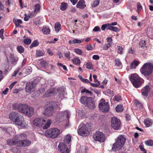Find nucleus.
Listing matches in <instances>:
<instances>
[{
    "label": "nucleus",
    "mask_w": 153,
    "mask_h": 153,
    "mask_svg": "<svg viewBox=\"0 0 153 153\" xmlns=\"http://www.w3.org/2000/svg\"><path fill=\"white\" fill-rule=\"evenodd\" d=\"M126 139L123 135H119L115 139V141L113 144L112 150L114 151L120 149L124 145Z\"/></svg>",
    "instance_id": "obj_1"
},
{
    "label": "nucleus",
    "mask_w": 153,
    "mask_h": 153,
    "mask_svg": "<svg viewBox=\"0 0 153 153\" xmlns=\"http://www.w3.org/2000/svg\"><path fill=\"white\" fill-rule=\"evenodd\" d=\"M153 69V65L150 62L145 63L140 69L142 74L145 76H149L152 73Z\"/></svg>",
    "instance_id": "obj_2"
},
{
    "label": "nucleus",
    "mask_w": 153,
    "mask_h": 153,
    "mask_svg": "<svg viewBox=\"0 0 153 153\" xmlns=\"http://www.w3.org/2000/svg\"><path fill=\"white\" fill-rule=\"evenodd\" d=\"M130 79L133 85L136 88L139 87L141 85L143 80L136 74H132L131 76Z\"/></svg>",
    "instance_id": "obj_3"
},
{
    "label": "nucleus",
    "mask_w": 153,
    "mask_h": 153,
    "mask_svg": "<svg viewBox=\"0 0 153 153\" xmlns=\"http://www.w3.org/2000/svg\"><path fill=\"white\" fill-rule=\"evenodd\" d=\"M60 134V131L59 129L56 128H50L46 131V136L49 137L54 138L56 137Z\"/></svg>",
    "instance_id": "obj_4"
},
{
    "label": "nucleus",
    "mask_w": 153,
    "mask_h": 153,
    "mask_svg": "<svg viewBox=\"0 0 153 153\" xmlns=\"http://www.w3.org/2000/svg\"><path fill=\"white\" fill-rule=\"evenodd\" d=\"M99 107L100 110L105 112H108L109 109L108 103L105 102V100L103 99H102L100 100Z\"/></svg>",
    "instance_id": "obj_5"
},
{
    "label": "nucleus",
    "mask_w": 153,
    "mask_h": 153,
    "mask_svg": "<svg viewBox=\"0 0 153 153\" xmlns=\"http://www.w3.org/2000/svg\"><path fill=\"white\" fill-rule=\"evenodd\" d=\"M54 102H50L48 106L45 109L43 112V114L48 116H52L53 113Z\"/></svg>",
    "instance_id": "obj_6"
},
{
    "label": "nucleus",
    "mask_w": 153,
    "mask_h": 153,
    "mask_svg": "<svg viewBox=\"0 0 153 153\" xmlns=\"http://www.w3.org/2000/svg\"><path fill=\"white\" fill-rule=\"evenodd\" d=\"M111 127L115 130H118L120 126V122L117 118L113 117L111 120Z\"/></svg>",
    "instance_id": "obj_7"
},
{
    "label": "nucleus",
    "mask_w": 153,
    "mask_h": 153,
    "mask_svg": "<svg viewBox=\"0 0 153 153\" xmlns=\"http://www.w3.org/2000/svg\"><path fill=\"white\" fill-rule=\"evenodd\" d=\"M93 138L95 141L100 142H104L105 140V137L101 132L97 131L93 136Z\"/></svg>",
    "instance_id": "obj_8"
},
{
    "label": "nucleus",
    "mask_w": 153,
    "mask_h": 153,
    "mask_svg": "<svg viewBox=\"0 0 153 153\" xmlns=\"http://www.w3.org/2000/svg\"><path fill=\"white\" fill-rule=\"evenodd\" d=\"M14 123L16 125L20 126L22 128H26L27 127V124L24 121V117L21 115H19Z\"/></svg>",
    "instance_id": "obj_9"
},
{
    "label": "nucleus",
    "mask_w": 153,
    "mask_h": 153,
    "mask_svg": "<svg viewBox=\"0 0 153 153\" xmlns=\"http://www.w3.org/2000/svg\"><path fill=\"white\" fill-rule=\"evenodd\" d=\"M80 127V128L79 129L78 131V134L81 136H86L89 134V131L87 130L86 127V125L84 124H81Z\"/></svg>",
    "instance_id": "obj_10"
},
{
    "label": "nucleus",
    "mask_w": 153,
    "mask_h": 153,
    "mask_svg": "<svg viewBox=\"0 0 153 153\" xmlns=\"http://www.w3.org/2000/svg\"><path fill=\"white\" fill-rule=\"evenodd\" d=\"M59 151L61 153H69L70 150L67 146L63 142L59 143L58 146Z\"/></svg>",
    "instance_id": "obj_11"
},
{
    "label": "nucleus",
    "mask_w": 153,
    "mask_h": 153,
    "mask_svg": "<svg viewBox=\"0 0 153 153\" xmlns=\"http://www.w3.org/2000/svg\"><path fill=\"white\" fill-rule=\"evenodd\" d=\"M35 89V84L34 83L29 82L26 84L25 90L27 92H32L34 91Z\"/></svg>",
    "instance_id": "obj_12"
},
{
    "label": "nucleus",
    "mask_w": 153,
    "mask_h": 153,
    "mask_svg": "<svg viewBox=\"0 0 153 153\" xmlns=\"http://www.w3.org/2000/svg\"><path fill=\"white\" fill-rule=\"evenodd\" d=\"M45 122V120L44 119L36 118L33 120V123L35 126L40 127Z\"/></svg>",
    "instance_id": "obj_13"
},
{
    "label": "nucleus",
    "mask_w": 153,
    "mask_h": 153,
    "mask_svg": "<svg viewBox=\"0 0 153 153\" xmlns=\"http://www.w3.org/2000/svg\"><path fill=\"white\" fill-rule=\"evenodd\" d=\"M28 106L25 104H19L18 111L23 113L28 114L27 113L26 110L28 109Z\"/></svg>",
    "instance_id": "obj_14"
},
{
    "label": "nucleus",
    "mask_w": 153,
    "mask_h": 153,
    "mask_svg": "<svg viewBox=\"0 0 153 153\" xmlns=\"http://www.w3.org/2000/svg\"><path fill=\"white\" fill-rule=\"evenodd\" d=\"M18 143V146L25 147L30 145L31 143V142L28 140H24L19 141Z\"/></svg>",
    "instance_id": "obj_15"
},
{
    "label": "nucleus",
    "mask_w": 153,
    "mask_h": 153,
    "mask_svg": "<svg viewBox=\"0 0 153 153\" xmlns=\"http://www.w3.org/2000/svg\"><path fill=\"white\" fill-rule=\"evenodd\" d=\"M20 114L15 112L10 113L9 115V119L14 123Z\"/></svg>",
    "instance_id": "obj_16"
},
{
    "label": "nucleus",
    "mask_w": 153,
    "mask_h": 153,
    "mask_svg": "<svg viewBox=\"0 0 153 153\" xmlns=\"http://www.w3.org/2000/svg\"><path fill=\"white\" fill-rule=\"evenodd\" d=\"M95 101L93 98L90 97L88 99V102L86 106L90 108H94L95 107Z\"/></svg>",
    "instance_id": "obj_17"
},
{
    "label": "nucleus",
    "mask_w": 153,
    "mask_h": 153,
    "mask_svg": "<svg viewBox=\"0 0 153 153\" xmlns=\"http://www.w3.org/2000/svg\"><path fill=\"white\" fill-rule=\"evenodd\" d=\"M150 90L151 88L148 85L146 86L142 89V94L146 98L150 92Z\"/></svg>",
    "instance_id": "obj_18"
},
{
    "label": "nucleus",
    "mask_w": 153,
    "mask_h": 153,
    "mask_svg": "<svg viewBox=\"0 0 153 153\" xmlns=\"http://www.w3.org/2000/svg\"><path fill=\"white\" fill-rule=\"evenodd\" d=\"M18 141L15 140V137L13 139H8L7 141V143L9 146H13L16 145L18 146Z\"/></svg>",
    "instance_id": "obj_19"
},
{
    "label": "nucleus",
    "mask_w": 153,
    "mask_h": 153,
    "mask_svg": "<svg viewBox=\"0 0 153 153\" xmlns=\"http://www.w3.org/2000/svg\"><path fill=\"white\" fill-rule=\"evenodd\" d=\"M27 136L24 134H21L19 135H17L15 136V139L17 141H22L23 139L26 138Z\"/></svg>",
    "instance_id": "obj_20"
},
{
    "label": "nucleus",
    "mask_w": 153,
    "mask_h": 153,
    "mask_svg": "<svg viewBox=\"0 0 153 153\" xmlns=\"http://www.w3.org/2000/svg\"><path fill=\"white\" fill-rule=\"evenodd\" d=\"M86 5L85 4V2L83 0H80L76 5V7L81 9H84Z\"/></svg>",
    "instance_id": "obj_21"
},
{
    "label": "nucleus",
    "mask_w": 153,
    "mask_h": 153,
    "mask_svg": "<svg viewBox=\"0 0 153 153\" xmlns=\"http://www.w3.org/2000/svg\"><path fill=\"white\" fill-rule=\"evenodd\" d=\"M55 92V89L53 88L49 89L44 95L45 97H48L51 96L52 94Z\"/></svg>",
    "instance_id": "obj_22"
},
{
    "label": "nucleus",
    "mask_w": 153,
    "mask_h": 153,
    "mask_svg": "<svg viewBox=\"0 0 153 153\" xmlns=\"http://www.w3.org/2000/svg\"><path fill=\"white\" fill-rule=\"evenodd\" d=\"M26 111L27 112L28 114L25 113L27 115L30 117L32 116L34 114V110L31 107L28 106V109ZM27 113V112H26Z\"/></svg>",
    "instance_id": "obj_23"
},
{
    "label": "nucleus",
    "mask_w": 153,
    "mask_h": 153,
    "mask_svg": "<svg viewBox=\"0 0 153 153\" xmlns=\"http://www.w3.org/2000/svg\"><path fill=\"white\" fill-rule=\"evenodd\" d=\"M90 97H86L84 96H82L80 98V102L85 105L86 106L87 102H88V99Z\"/></svg>",
    "instance_id": "obj_24"
},
{
    "label": "nucleus",
    "mask_w": 153,
    "mask_h": 153,
    "mask_svg": "<svg viewBox=\"0 0 153 153\" xmlns=\"http://www.w3.org/2000/svg\"><path fill=\"white\" fill-rule=\"evenodd\" d=\"M144 123L146 127H148L152 125V122L151 120L147 118L144 120Z\"/></svg>",
    "instance_id": "obj_25"
},
{
    "label": "nucleus",
    "mask_w": 153,
    "mask_h": 153,
    "mask_svg": "<svg viewBox=\"0 0 153 153\" xmlns=\"http://www.w3.org/2000/svg\"><path fill=\"white\" fill-rule=\"evenodd\" d=\"M139 62L136 60L134 61L133 62H131L130 64L131 69L134 68L139 64Z\"/></svg>",
    "instance_id": "obj_26"
},
{
    "label": "nucleus",
    "mask_w": 153,
    "mask_h": 153,
    "mask_svg": "<svg viewBox=\"0 0 153 153\" xmlns=\"http://www.w3.org/2000/svg\"><path fill=\"white\" fill-rule=\"evenodd\" d=\"M77 153H86V149L85 147L81 146L78 150Z\"/></svg>",
    "instance_id": "obj_27"
},
{
    "label": "nucleus",
    "mask_w": 153,
    "mask_h": 153,
    "mask_svg": "<svg viewBox=\"0 0 153 153\" xmlns=\"http://www.w3.org/2000/svg\"><path fill=\"white\" fill-rule=\"evenodd\" d=\"M42 31L44 34L46 35L49 34L50 32V29L47 27H44Z\"/></svg>",
    "instance_id": "obj_28"
},
{
    "label": "nucleus",
    "mask_w": 153,
    "mask_h": 153,
    "mask_svg": "<svg viewBox=\"0 0 153 153\" xmlns=\"http://www.w3.org/2000/svg\"><path fill=\"white\" fill-rule=\"evenodd\" d=\"M55 29L56 32H58L61 29V25L59 22H56L55 24Z\"/></svg>",
    "instance_id": "obj_29"
},
{
    "label": "nucleus",
    "mask_w": 153,
    "mask_h": 153,
    "mask_svg": "<svg viewBox=\"0 0 153 153\" xmlns=\"http://www.w3.org/2000/svg\"><path fill=\"white\" fill-rule=\"evenodd\" d=\"M115 109L117 112H121L123 111V105H119L115 107Z\"/></svg>",
    "instance_id": "obj_30"
},
{
    "label": "nucleus",
    "mask_w": 153,
    "mask_h": 153,
    "mask_svg": "<svg viewBox=\"0 0 153 153\" xmlns=\"http://www.w3.org/2000/svg\"><path fill=\"white\" fill-rule=\"evenodd\" d=\"M67 7L68 4L67 3L63 2L61 4L60 9L64 11L67 9Z\"/></svg>",
    "instance_id": "obj_31"
},
{
    "label": "nucleus",
    "mask_w": 153,
    "mask_h": 153,
    "mask_svg": "<svg viewBox=\"0 0 153 153\" xmlns=\"http://www.w3.org/2000/svg\"><path fill=\"white\" fill-rule=\"evenodd\" d=\"M71 137L70 135H67L64 139V142L66 143H68L71 141Z\"/></svg>",
    "instance_id": "obj_32"
},
{
    "label": "nucleus",
    "mask_w": 153,
    "mask_h": 153,
    "mask_svg": "<svg viewBox=\"0 0 153 153\" xmlns=\"http://www.w3.org/2000/svg\"><path fill=\"white\" fill-rule=\"evenodd\" d=\"M39 64L40 66L43 68H46L48 65V64L47 62L44 61L43 59H41Z\"/></svg>",
    "instance_id": "obj_33"
},
{
    "label": "nucleus",
    "mask_w": 153,
    "mask_h": 153,
    "mask_svg": "<svg viewBox=\"0 0 153 153\" xmlns=\"http://www.w3.org/2000/svg\"><path fill=\"white\" fill-rule=\"evenodd\" d=\"M107 29L111 30L114 32H117L119 30L118 28L117 27L112 26L109 25V26H108L107 27Z\"/></svg>",
    "instance_id": "obj_34"
},
{
    "label": "nucleus",
    "mask_w": 153,
    "mask_h": 153,
    "mask_svg": "<svg viewBox=\"0 0 153 153\" xmlns=\"http://www.w3.org/2000/svg\"><path fill=\"white\" fill-rule=\"evenodd\" d=\"M84 40V39H75L73 40V44H80Z\"/></svg>",
    "instance_id": "obj_35"
},
{
    "label": "nucleus",
    "mask_w": 153,
    "mask_h": 153,
    "mask_svg": "<svg viewBox=\"0 0 153 153\" xmlns=\"http://www.w3.org/2000/svg\"><path fill=\"white\" fill-rule=\"evenodd\" d=\"M45 91V88L43 87L40 88L37 91V96H39L42 94Z\"/></svg>",
    "instance_id": "obj_36"
},
{
    "label": "nucleus",
    "mask_w": 153,
    "mask_h": 153,
    "mask_svg": "<svg viewBox=\"0 0 153 153\" xmlns=\"http://www.w3.org/2000/svg\"><path fill=\"white\" fill-rule=\"evenodd\" d=\"M72 61L74 64L76 65H79L81 62L80 60L77 58H75L73 59Z\"/></svg>",
    "instance_id": "obj_37"
},
{
    "label": "nucleus",
    "mask_w": 153,
    "mask_h": 153,
    "mask_svg": "<svg viewBox=\"0 0 153 153\" xmlns=\"http://www.w3.org/2000/svg\"><path fill=\"white\" fill-rule=\"evenodd\" d=\"M81 93H85L89 96H91L92 95V93L91 92L85 88L82 89L81 90Z\"/></svg>",
    "instance_id": "obj_38"
},
{
    "label": "nucleus",
    "mask_w": 153,
    "mask_h": 153,
    "mask_svg": "<svg viewBox=\"0 0 153 153\" xmlns=\"http://www.w3.org/2000/svg\"><path fill=\"white\" fill-rule=\"evenodd\" d=\"M39 44V42L37 40L34 41L30 46V48H32L33 47L38 46Z\"/></svg>",
    "instance_id": "obj_39"
},
{
    "label": "nucleus",
    "mask_w": 153,
    "mask_h": 153,
    "mask_svg": "<svg viewBox=\"0 0 153 153\" xmlns=\"http://www.w3.org/2000/svg\"><path fill=\"white\" fill-rule=\"evenodd\" d=\"M51 124V120H48L47 121L45 125L43 126V128L44 129H47L49 127Z\"/></svg>",
    "instance_id": "obj_40"
},
{
    "label": "nucleus",
    "mask_w": 153,
    "mask_h": 153,
    "mask_svg": "<svg viewBox=\"0 0 153 153\" xmlns=\"http://www.w3.org/2000/svg\"><path fill=\"white\" fill-rule=\"evenodd\" d=\"M85 66L86 68L88 69H91L93 68V65L89 62L86 63Z\"/></svg>",
    "instance_id": "obj_41"
},
{
    "label": "nucleus",
    "mask_w": 153,
    "mask_h": 153,
    "mask_svg": "<svg viewBox=\"0 0 153 153\" xmlns=\"http://www.w3.org/2000/svg\"><path fill=\"white\" fill-rule=\"evenodd\" d=\"M146 144L149 146H153V140H149L145 142Z\"/></svg>",
    "instance_id": "obj_42"
},
{
    "label": "nucleus",
    "mask_w": 153,
    "mask_h": 153,
    "mask_svg": "<svg viewBox=\"0 0 153 153\" xmlns=\"http://www.w3.org/2000/svg\"><path fill=\"white\" fill-rule=\"evenodd\" d=\"M40 6L39 4H37L35 5V10L34 12L36 13H37L39 11L40 9Z\"/></svg>",
    "instance_id": "obj_43"
},
{
    "label": "nucleus",
    "mask_w": 153,
    "mask_h": 153,
    "mask_svg": "<svg viewBox=\"0 0 153 153\" xmlns=\"http://www.w3.org/2000/svg\"><path fill=\"white\" fill-rule=\"evenodd\" d=\"M61 114L63 117H65L66 118H68L69 115V112L68 111H64V112H62Z\"/></svg>",
    "instance_id": "obj_44"
},
{
    "label": "nucleus",
    "mask_w": 153,
    "mask_h": 153,
    "mask_svg": "<svg viewBox=\"0 0 153 153\" xmlns=\"http://www.w3.org/2000/svg\"><path fill=\"white\" fill-rule=\"evenodd\" d=\"M17 49L18 52L20 53H22L24 51V48L22 46H18L17 47Z\"/></svg>",
    "instance_id": "obj_45"
},
{
    "label": "nucleus",
    "mask_w": 153,
    "mask_h": 153,
    "mask_svg": "<svg viewBox=\"0 0 153 153\" xmlns=\"http://www.w3.org/2000/svg\"><path fill=\"white\" fill-rule=\"evenodd\" d=\"M44 53L43 51H37L36 52V55L37 56H42Z\"/></svg>",
    "instance_id": "obj_46"
},
{
    "label": "nucleus",
    "mask_w": 153,
    "mask_h": 153,
    "mask_svg": "<svg viewBox=\"0 0 153 153\" xmlns=\"http://www.w3.org/2000/svg\"><path fill=\"white\" fill-rule=\"evenodd\" d=\"M146 41L143 40H141L139 43L140 46L142 48H144L146 46Z\"/></svg>",
    "instance_id": "obj_47"
},
{
    "label": "nucleus",
    "mask_w": 153,
    "mask_h": 153,
    "mask_svg": "<svg viewBox=\"0 0 153 153\" xmlns=\"http://www.w3.org/2000/svg\"><path fill=\"white\" fill-rule=\"evenodd\" d=\"M100 2V0H97L94 1L93 3L92 4L91 6L93 7H95L97 6Z\"/></svg>",
    "instance_id": "obj_48"
},
{
    "label": "nucleus",
    "mask_w": 153,
    "mask_h": 153,
    "mask_svg": "<svg viewBox=\"0 0 153 153\" xmlns=\"http://www.w3.org/2000/svg\"><path fill=\"white\" fill-rule=\"evenodd\" d=\"M24 43L26 45H29L31 42V40L30 39H25L24 40Z\"/></svg>",
    "instance_id": "obj_49"
},
{
    "label": "nucleus",
    "mask_w": 153,
    "mask_h": 153,
    "mask_svg": "<svg viewBox=\"0 0 153 153\" xmlns=\"http://www.w3.org/2000/svg\"><path fill=\"white\" fill-rule=\"evenodd\" d=\"M70 53L69 51H67L64 53L65 57L66 59H69L70 58Z\"/></svg>",
    "instance_id": "obj_50"
},
{
    "label": "nucleus",
    "mask_w": 153,
    "mask_h": 153,
    "mask_svg": "<svg viewBox=\"0 0 153 153\" xmlns=\"http://www.w3.org/2000/svg\"><path fill=\"white\" fill-rule=\"evenodd\" d=\"M18 58L16 56H15L14 58L11 59V61L13 64L14 65L16 64L18 60Z\"/></svg>",
    "instance_id": "obj_51"
},
{
    "label": "nucleus",
    "mask_w": 153,
    "mask_h": 153,
    "mask_svg": "<svg viewBox=\"0 0 153 153\" xmlns=\"http://www.w3.org/2000/svg\"><path fill=\"white\" fill-rule=\"evenodd\" d=\"M74 51L78 55H81L82 54V51L80 49H79L75 48L74 49Z\"/></svg>",
    "instance_id": "obj_52"
},
{
    "label": "nucleus",
    "mask_w": 153,
    "mask_h": 153,
    "mask_svg": "<svg viewBox=\"0 0 153 153\" xmlns=\"http://www.w3.org/2000/svg\"><path fill=\"white\" fill-rule=\"evenodd\" d=\"M107 42H108V45L109 46H111V45H112V38L110 37H108L107 38Z\"/></svg>",
    "instance_id": "obj_53"
},
{
    "label": "nucleus",
    "mask_w": 153,
    "mask_h": 153,
    "mask_svg": "<svg viewBox=\"0 0 153 153\" xmlns=\"http://www.w3.org/2000/svg\"><path fill=\"white\" fill-rule=\"evenodd\" d=\"M19 104L17 103L14 104L12 105V108L14 110H17L18 111Z\"/></svg>",
    "instance_id": "obj_54"
},
{
    "label": "nucleus",
    "mask_w": 153,
    "mask_h": 153,
    "mask_svg": "<svg viewBox=\"0 0 153 153\" xmlns=\"http://www.w3.org/2000/svg\"><path fill=\"white\" fill-rule=\"evenodd\" d=\"M115 65L117 66H119L121 65L122 64L120 60L118 59H116L115 60Z\"/></svg>",
    "instance_id": "obj_55"
},
{
    "label": "nucleus",
    "mask_w": 153,
    "mask_h": 153,
    "mask_svg": "<svg viewBox=\"0 0 153 153\" xmlns=\"http://www.w3.org/2000/svg\"><path fill=\"white\" fill-rule=\"evenodd\" d=\"M20 68H16V69L15 70L14 73L12 74V76H15L16 75V74L19 72V70H20Z\"/></svg>",
    "instance_id": "obj_56"
},
{
    "label": "nucleus",
    "mask_w": 153,
    "mask_h": 153,
    "mask_svg": "<svg viewBox=\"0 0 153 153\" xmlns=\"http://www.w3.org/2000/svg\"><path fill=\"white\" fill-rule=\"evenodd\" d=\"M118 53L121 54H122L123 53V48L121 46H118Z\"/></svg>",
    "instance_id": "obj_57"
},
{
    "label": "nucleus",
    "mask_w": 153,
    "mask_h": 153,
    "mask_svg": "<svg viewBox=\"0 0 153 153\" xmlns=\"http://www.w3.org/2000/svg\"><path fill=\"white\" fill-rule=\"evenodd\" d=\"M114 100L117 101H119L121 100V97L119 95L115 96L114 97Z\"/></svg>",
    "instance_id": "obj_58"
},
{
    "label": "nucleus",
    "mask_w": 153,
    "mask_h": 153,
    "mask_svg": "<svg viewBox=\"0 0 153 153\" xmlns=\"http://www.w3.org/2000/svg\"><path fill=\"white\" fill-rule=\"evenodd\" d=\"M48 84L51 86H53L54 84V82L52 79H50L48 81Z\"/></svg>",
    "instance_id": "obj_59"
},
{
    "label": "nucleus",
    "mask_w": 153,
    "mask_h": 153,
    "mask_svg": "<svg viewBox=\"0 0 153 153\" xmlns=\"http://www.w3.org/2000/svg\"><path fill=\"white\" fill-rule=\"evenodd\" d=\"M108 26H109L108 24L102 25L101 26V29L102 30H104L106 28H107Z\"/></svg>",
    "instance_id": "obj_60"
},
{
    "label": "nucleus",
    "mask_w": 153,
    "mask_h": 153,
    "mask_svg": "<svg viewBox=\"0 0 153 153\" xmlns=\"http://www.w3.org/2000/svg\"><path fill=\"white\" fill-rule=\"evenodd\" d=\"M80 76L81 77L80 79L82 82L86 83H90V82L89 81L88 79H83L82 78V77L81 76Z\"/></svg>",
    "instance_id": "obj_61"
},
{
    "label": "nucleus",
    "mask_w": 153,
    "mask_h": 153,
    "mask_svg": "<svg viewBox=\"0 0 153 153\" xmlns=\"http://www.w3.org/2000/svg\"><path fill=\"white\" fill-rule=\"evenodd\" d=\"M93 30L94 32L100 31V29L99 27L96 26L93 29Z\"/></svg>",
    "instance_id": "obj_62"
},
{
    "label": "nucleus",
    "mask_w": 153,
    "mask_h": 153,
    "mask_svg": "<svg viewBox=\"0 0 153 153\" xmlns=\"http://www.w3.org/2000/svg\"><path fill=\"white\" fill-rule=\"evenodd\" d=\"M25 17L24 18V20L25 21H27L30 18V15H27L26 14H25Z\"/></svg>",
    "instance_id": "obj_63"
},
{
    "label": "nucleus",
    "mask_w": 153,
    "mask_h": 153,
    "mask_svg": "<svg viewBox=\"0 0 153 153\" xmlns=\"http://www.w3.org/2000/svg\"><path fill=\"white\" fill-rule=\"evenodd\" d=\"M110 47V46H109L108 45V44H105L103 46V49L104 50H107L108 48Z\"/></svg>",
    "instance_id": "obj_64"
}]
</instances>
